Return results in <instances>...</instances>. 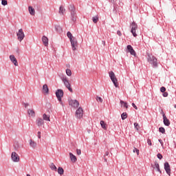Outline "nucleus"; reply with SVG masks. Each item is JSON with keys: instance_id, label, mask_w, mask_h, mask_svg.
Wrapping results in <instances>:
<instances>
[{"instance_id": "7ed1b4c3", "label": "nucleus", "mask_w": 176, "mask_h": 176, "mask_svg": "<svg viewBox=\"0 0 176 176\" xmlns=\"http://www.w3.org/2000/svg\"><path fill=\"white\" fill-rule=\"evenodd\" d=\"M62 81L63 82V85L65 87L69 89V91H70V93H73L74 90L71 87V83L69 82V80H68V78L67 77H63L62 78Z\"/></svg>"}, {"instance_id": "c85d7f7f", "label": "nucleus", "mask_w": 176, "mask_h": 176, "mask_svg": "<svg viewBox=\"0 0 176 176\" xmlns=\"http://www.w3.org/2000/svg\"><path fill=\"white\" fill-rule=\"evenodd\" d=\"M100 125H101V127L104 129V130H107V124L105 123V122L101 120Z\"/></svg>"}, {"instance_id": "c756f323", "label": "nucleus", "mask_w": 176, "mask_h": 176, "mask_svg": "<svg viewBox=\"0 0 176 176\" xmlns=\"http://www.w3.org/2000/svg\"><path fill=\"white\" fill-rule=\"evenodd\" d=\"M69 9L71 11V14L75 13V7L74 6V5H70L69 6Z\"/></svg>"}, {"instance_id": "72a5a7b5", "label": "nucleus", "mask_w": 176, "mask_h": 176, "mask_svg": "<svg viewBox=\"0 0 176 176\" xmlns=\"http://www.w3.org/2000/svg\"><path fill=\"white\" fill-rule=\"evenodd\" d=\"M159 131H160V133H162V134H164V133H166V129H164V127H160Z\"/></svg>"}, {"instance_id": "58836bf2", "label": "nucleus", "mask_w": 176, "mask_h": 176, "mask_svg": "<svg viewBox=\"0 0 176 176\" xmlns=\"http://www.w3.org/2000/svg\"><path fill=\"white\" fill-rule=\"evenodd\" d=\"M1 5H3V6H6V5H8V1H2Z\"/></svg>"}, {"instance_id": "0eeeda50", "label": "nucleus", "mask_w": 176, "mask_h": 176, "mask_svg": "<svg viewBox=\"0 0 176 176\" xmlns=\"http://www.w3.org/2000/svg\"><path fill=\"white\" fill-rule=\"evenodd\" d=\"M11 159L14 163H19L20 162V156L16 152H12L11 154Z\"/></svg>"}, {"instance_id": "f8f14e48", "label": "nucleus", "mask_w": 176, "mask_h": 176, "mask_svg": "<svg viewBox=\"0 0 176 176\" xmlns=\"http://www.w3.org/2000/svg\"><path fill=\"white\" fill-rule=\"evenodd\" d=\"M164 170L167 174L171 175V169L170 168V164H168V162H166L164 164Z\"/></svg>"}, {"instance_id": "79ce46f5", "label": "nucleus", "mask_w": 176, "mask_h": 176, "mask_svg": "<svg viewBox=\"0 0 176 176\" xmlns=\"http://www.w3.org/2000/svg\"><path fill=\"white\" fill-rule=\"evenodd\" d=\"M76 153H77V155H82V151H80V149H77Z\"/></svg>"}, {"instance_id": "a878e982", "label": "nucleus", "mask_w": 176, "mask_h": 176, "mask_svg": "<svg viewBox=\"0 0 176 176\" xmlns=\"http://www.w3.org/2000/svg\"><path fill=\"white\" fill-rule=\"evenodd\" d=\"M58 174H59V175H64V168H63L61 167H58Z\"/></svg>"}, {"instance_id": "9b49d317", "label": "nucleus", "mask_w": 176, "mask_h": 176, "mask_svg": "<svg viewBox=\"0 0 176 176\" xmlns=\"http://www.w3.org/2000/svg\"><path fill=\"white\" fill-rule=\"evenodd\" d=\"M69 104L74 108H78L79 107V101L76 100H70Z\"/></svg>"}, {"instance_id": "de8ad7c7", "label": "nucleus", "mask_w": 176, "mask_h": 176, "mask_svg": "<svg viewBox=\"0 0 176 176\" xmlns=\"http://www.w3.org/2000/svg\"><path fill=\"white\" fill-rule=\"evenodd\" d=\"M38 138L41 139V131L37 133Z\"/></svg>"}, {"instance_id": "412c9836", "label": "nucleus", "mask_w": 176, "mask_h": 176, "mask_svg": "<svg viewBox=\"0 0 176 176\" xmlns=\"http://www.w3.org/2000/svg\"><path fill=\"white\" fill-rule=\"evenodd\" d=\"M29 143H30L31 148H36V143L35 142V141H34L32 140H30Z\"/></svg>"}, {"instance_id": "37998d69", "label": "nucleus", "mask_w": 176, "mask_h": 176, "mask_svg": "<svg viewBox=\"0 0 176 176\" xmlns=\"http://www.w3.org/2000/svg\"><path fill=\"white\" fill-rule=\"evenodd\" d=\"M147 144L148 145L152 146V141L151 140V139L147 140Z\"/></svg>"}, {"instance_id": "a211bd4d", "label": "nucleus", "mask_w": 176, "mask_h": 176, "mask_svg": "<svg viewBox=\"0 0 176 176\" xmlns=\"http://www.w3.org/2000/svg\"><path fill=\"white\" fill-rule=\"evenodd\" d=\"M163 119H164V124L165 126H168L170 124V120L167 119V117H166V114L163 113Z\"/></svg>"}, {"instance_id": "c03bdc74", "label": "nucleus", "mask_w": 176, "mask_h": 176, "mask_svg": "<svg viewBox=\"0 0 176 176\" xmlns=\"http://www.w3.org/2000/svg\"><path fill=\"white\" fill-rule=\"evenodd\" d=\"M117 35H118L119 36H122V32H120V30H118Z\"/></svg>"}, {"instance_id": "5fc2aeb1", "label": "nucleus", "mask_w": 176, "mask_h": 176, "mask_svg": "<svg viewBox=\"0 0 176 176\" xmlns=\"http://www.w3.org/2000/svg\"><path fill=\"white\" fill-rule=\"evenodd\" d=\"M174 108H176V104L174 105Z\"/></svg>"}, {"instance_id": "2eb2a0df", "label": "nucleus", "mask_w": 176, "mask_h": 176, "mask_svg": "<svg viewBox=\"0 0 176 176\" xmlns=\"http://www.w3.org/2000/svg\"><path fill=\"white\" fill-rule=\"evenodd\" d=\"M42 42L45 46H47L49 45V38L45 36L42 37Z\"/></svg>"}, {"instance_id": "f03ea898", "label": "nucleus", "mask_w": 176, "mask_h": 176, "mask_svg": "<svg viewBox=\"0 0 176 176\" xmlns=\"http://www.w3.org/2000/svg\"><path fill=\"white\" fill-rule=\"evenodd\" d=\"M109 76L111 82L113 83L115 87H119V82H118V78H116V75H115V73L112 71L109 72Z\"/></svg>"}, {"instance_id": "ddd939ff", "label": "nucleus", "mask_w": 176, "mask_h": 176, "mask_svg": "<svg viewBox=\"0 0 176 176\" xmlns=\"http://www.w3.org/2000/svg\"><path fill=\"white\" fill-rule=\"evenodd\" d=\"M10 60L12 61V63H13L15 67H17L19 65V63L17 62V59L16 58V57H14V55H10Z\"/></svg>"}, {"instance_id": "a19ab883", "label": "nucleus", "mask_w": 176, "mask_h": 176, "mask_svg": "<svg viewBox=\"0 0 176 176\" xmlns=\"http://www.w3.org/2000/svg\"><path fill=\"white\" fill-rule=\"evenodd\" d=\"M157 158L160 159V160H162V159H163V155H162V154L158 153L157 154Z\"/></svg>"}, {"instance_id": "aec40b11", "label": "nucleus", "mask_w": 176, "mask_h": 176, "mask_svg": "<svg viewBox=\"0 0 176 176\" xmlns=\"http://www.w3.org/2000/svg\"><path fill=\"white\" fill-rule=\"evenodd\" d=\"M59 14L61 16H64L65 14V8H64L63 6H60V7L59 8Z\"/></svg>"}, {"instance_id": "bb28decb", "label": "nucleus", "mask_w": 176, "mask_h": 176, "mask_svg": "<svg viewBox=\"0 0 176 176\" xmlns=\"http://www.w3.org/2000/svg\"><path fill=\"white\" fill-rule=\"evenodd\" d=\"M50 167L51 170H52L53 171H57V166H56V165H54L53 163H52L50 165Z\"/></svg>"}, {"instance_id": "864d4df0", "label": "nucleus", "mask_w": 176, "mask_h": 176, "mask_svg": "<svg viewBox=\"0 0 176 176\" xmlns=\"http://www.w3.org/2000/svg\"><path fill=\"white\" fill-rule=\"evenodd\" d=\"M27 176H31V175H30V174H28V175H27Z\"/></svg>"}, {"instance_id": "6e6552de", "label": "nucleus", "mask_w": 176, "mask_h": 176, "mask_svg": "<svg viewBox=\"0 0 176 176\" xmlns=\"http://www.w3.org/2000/svg\"><path fill=\"white\" fill-rule=\"evenodd\" d=\"M76 118L77 119H82L83 118V109L79 107L76 111Z\"/></svg>"}, {"instance_id": "603ef678", "label": "nucleus", "mask_w": 176, "mask_h": 176, "mask_svg": "<svg viewBox=\"0 0 176 176\" xmlns=\"http://www.w3.org/2000/svg\"><path fill=\"white\" fill-rule=\"evenodd\" d=\"M103 45H105V41H102Z\"/></svg>"}, {"instance_id": "cd10ccee", "label": "nucleus", "mask_w": 176, "mask_h": 176, "mask_svg": "<svg viewBox=\"0 0 176 176\" xmlns=\"http://www.w3.org/2000/svg\"><path fill=\"white\" fill-rule=\"evenodd\" d=\"M120 104H121V105H123L124 108H126V109H127V108H129V105L127 104V102H126L123 100H120Z\"/></svg>"}, {"instance_id": "5701e85b", "label": "nucleus", "mask_w": 176, "mask_h": 176, "mask_svg": "<svg viewBox=\"0 0 176 176\" xmlns=\"http://www.w3.org/2000/svg\"><path fill=\"white\" fill-rule=\"evenodd\" d=\"M67 36L69 38V41H72L73 39H75L76 38L72 35V33L71 32H67Z\"/></svg>"}, {"instance_id": "7c9ffc66", "label": "nucleus", "mask_w": 176, "mask_h": 176, "mask_svg": "<svg viewBox=\"0 0 176 176\" xmlns=\"http://www.w3.org/2000/svg\"><path fill=\"white\" fill-rule=\"evenodd\" d=\"M155 168H156L157 171L159 173H162V170H160V166H159L158 163H155Z\"/></svg>"}, {"instance_id": "39448f33", "label": "nucleus", "mask_w": 176, "mask_h": 176, "mask_svg": "<svg viewBox=\"0 0 176 176\" xmlns=\"http://www.w3.org/2000/svg\"><path fill=\"white\" fill-rule=\"evenodd\" d=\"M17 39L19 41V42H21L24 38H25V34H24V32L23 31V29H19L18 32L16 33Z\"/></svg>"}, {"instance_id": "1a4fd4ad", "label": "nucleus", "mask_w": 176, "mask_h": 176, "mask_svg": "<svg viewBox=\"0 0 176 176\" xmlns=\"http://www.w3.org/2000/svg\"><path fill=\"white\" fill-rule=\"evenodd\" d=\"M70 43L72 45V49L74 52L78 48V40L76 38H73L72 40H70Z\"/></svg>"}, {"instance_id": "c9c22d12", "label": "nucleus", "mask_w": 176, "mask_h": 176, "mask_svg": "<svg viewBox=\"0 0 176 176\" xmlns=\"http://www.w3.org/2000/svg\"><path fill=\"white\" fill-rule=\"evenodd\" d=\"M92 20H93V22L94 23H98V16H94L93 18H92Z\"/></svg>"}, {"instance_id": "4c0bfd02", "label": "nucleus", "mask_w": 176, "mask_h": 176, "mask_svg": "<svg viewBox=\"0 0 176 176\" xmlns=\"http://www.w3.org/2000/svg\"><path fill=\"white\" fill-rule=\"evenodd\" d=\"M134 126H135V129H136V130H138L140 129V125L138 124V123L135 122Z\"/></svg>"}, {"instance_id": "6ab92c4d", "label": "nucleus", "mask_w": 176, "mask_h": 176, "mask_svg": "<svg viewBox=\"0 0 176 176\" xmlns=\"http://www.w3.org/2000/svg\"><path fill=\"white\" fill-rule=\"evenodd\" d=\"M36 124L38 127H41V126H43V124H45V122L42 118H38L36 120Z\"/></svg>"}, {"instance_id": "20e7f679", "label": "nucleus", "mask_w": 176, "mask_h": 176, "mask_svg": "<svg viewBox=\"0 0 176 176\" xmlns=\"http://www.w3.org/2000/svg\"><path fill=\"white\" fill-rule=\"evenodd\" d=\"M131 32L133 34V36L135 38L138 35L137 30H138V25H137V23H135L134 22H133L131 25Z\"/></svg>"}, {"instance_id": "8fccbe9b", "label": "nucleus", "mask_w": 176, "mask_h": 176, "mask_svg": "<svg viewBox=\"0 0 176 176\" xmlns=\"http://www.w3.org/2000/svg\"><path fill=\"white\" fill-rule=\"evenodd\" d=\"M159 142H160L161 145L163 146V141L162 140H159Z\"/></svg>"}, {"instance_id": "2f4dec72", "label": "nucleus", "mask_w": 176, "mask_h": 176, "mask_svg": "<svg viewBox=\"0 0 176 176\" xmlns=\"http://www.w3.org/2000/svg\"><path fill=\"white\" fill-rule=\"evenodd\" d=\"M66 74L67 76H72V72L69 69H66Z\"/></svg>"}, {"instance_id": "a18cd8bd", "label": "nucleus", "mask_w": 176, "mask_h": 176, "mask_svg": "<svg viewBox=\"0 0 176 176\" xmlns=\"http://www.w3.org/2000/svg\"><path fill=\"white\" fill-rule=\"evenodd\" d=\"M132 107H133V108L136 110L138 109V107H137L135 103H132Z\"/></svg>"}, {"instance_id": "393cba45", "label": "nucleus", "mask_w": 176, "mask_h": 176, "mask_svg": "<svg viewBox=\"0 0 176 176\" xmlns=\"http://www.w3.org/2000/svg\"><path fill=\"white\" fill-rule=\"evenodd\" d=\"M71 16V20L73 21L74 23H75V21H76V12H72Z\"/></svg>"}, {"instance_id": "3c124183", "label": "nucleus", "mask_w": 176, "mask_h": 176, "mask_svg": "<svg viewBox=\"0 0 176 176\" xmlns=\"http://www.w3.org/2000/svg\"><path fill=\"white\" fill-rule=\"evenodd\" d=\"M29 105H30V104H29L28 103L25 104V107H28Z\"/></svg>"}, {"instance_id": "09e8293b", "label": "nucleus", "mask_w": 176, "mask_h": 176, "mask_svg": "<svg viewBox=\"0 0 176 176\" xmlns=\"http://www.w3.org/2000/svg\"><path fill=\"white\" fill-rule=\"evenodd\" d=\"M109 151H106L105 152V156H109Z\"/></svg>"}, {"instance_id": "4be33fe9", "label": "nucleus", "mask_w": 176, "mask_h": 176, "mask_svg": "<svg viewBox=\"0 0 176 176\" xmlns=\"http://www.w3.org/2000/svg\"><path fill=\"white\" fill-rule=\"evenodd\" d=\"M29 13L32 16H35V9H34L32 6H29Z\"/></svg>"}, {"instance_id": "e433bc0d", "label": "nucleus", "mask_w": 176, "mask_h": 176, "mask_svg": "<svg viewBox=\"0 0 176 176\" xmlns=\"http://www.w3.org/2000/svg\"><path fill=\"white\" fill-rule=\"evenodd\" d=\"M96 100L98 102H102L103 101L101 97H99V96H96Z\"/></svg>"}, {"instance_id": "f3484780", "label": "nucleus", "mask_w": 176, "mask_h": 176, "mask_svg": "<svg viewBox=\"0 0 176 176\" xmlns=\"http://www.w3.org/2000/svg\"><path fill=\"white\" fill-rule=\"evenodd\" d=\"M69 157L72 163H76L78 158H76V156H75V155H73L72 153H69Z\"/></svg>"}, {"instance_id": "49530a36", "label": "nucleus", "mask_w": 176, "mask_h": 176, "mask_svg": "<svg viewBox=\"0 0 176 176\" xmlns=\"http://www.w3.org/2000/svg\"><path fill=\"white\" fill-rule=\"evenodd\" d=\"M168 93H167V92H164V94H163V97H168Z\"/></svg>"}, {"instance_id": "9d476101", "label": "nucleus", "mask_w": 176, "mask_h": 176, "mask_svg": "<svg viewBox=\"0 0 176 176\" xmlns=\"http://www.w3.org/2000/svg\"><path fill=\"white\" fill-rule=\"evenodd\" d=\"M126 49L128 52L130 53L131 56H134L135 57L137 56V53H135V51L131 45H127Z\"/></svg>"}, {"instance_id": "4468645a", "label": "nucleus", "mask_w": 176, "mask_h": 176, "mask_svg": "<svg viewBox=\"0 0 176 176\" xmlns=\"http://www.w3.org/2000/svg\"><path fill=\"white\" fill-rule=\"evenodd\" d=\"M28 114L29 115V118H35V111L34 109H29L28 110Z\"/></svg>"}, {"instance_id": "f704fd0d", "label": "nucleus", "mask_w": 176, "mask_h": 176, "mask_svg": "<svg viewBox=\"0 0 176 176\" xmlns=\"http://www.w3.org/2000/svg\"><path fill=\"white\" fill-rule=\"evenodd\" d=\"M133 152V153H136L138 155H140V150H138V148H137L135 147H134Z\"/></svg>"}, {"instance_id": "dca6fc26", "label": "nucleus", "mask_w": 176, "mask_h": 176, "mask_svg": "<svg viewBox=\"0 0 176 176\" xmlns=\"http://www.w3.org/2000/svg\"><path fill=\"white\" fill-rule=\"evenodd\" d=\"M43 94H49V87L46 84L43 85Z\"/></svg>"}, {"instance_id": "473e14b6", "label": "nucleus", "mask_w": 176, "mask_h": 176, "mask_svg": "<svg viewBox=\"0 0 176 176\" xmlns=\"http://www.w3.org/2000/svg\"><path fill=\"white\" fill-rule=\"evenodd\" d=\"M121 118H122V120H124V119H127V113H123L121 115Z\"/></svg>"}, {"instance_id": "f257e3e1", "label": "nucleus", "mask_w": 176, "mask_h": 176, "mask_svg": "<svg viewBox=\"0 0 176 176\" xmlns=\"http://www.w3.org/2000/svg\"><path fill=\"white\" fill-rule=\"evenodd\" d=\"M147 60L151 65H153V67H157V58H156V56L147 53Z\"/></svg>"}, {"instance_id": "ea45409f", "label": "nucleus", "mask_w": 176, "mask_h": 176, "mask_svg": "<svg viewBox=\"0 0 176 176\" xmlns=\"http://www.w3.org/2000/svg\"><path fill=\"white\" fill-rule=\"evenodd\" d=\"M161 93H164L166 91V87H162L160 88Z\"/></svg>"}, {"instance_id": "b1692460", "label": "nucleus", "mask_w": 176, "mask_h": 176, "mask_svg": "<svg viewBox=\"0 0 176 176\" xmlns=\"http://www.w3.org/2000/svg\"><path fill=\"white\" fill-rule=\"evenodd\" d=\"M43 120H46L47 122H50V116H48L46 113H44L43 115Z\"/></svg>"}, {"instance_id": "423d86ee", "label": "nucleus", "mask_w": 176, "mask_h": 176, "mask_svg": "<svg viewBox=\"0 0 176 176\" xmlns=\"http://www.w3.org/2000/svg\"><path fill=\"white\" fill-rule=\"evenodd\" d=\"M56 98H58V100L60 102V104H63V102L61 101V98L64 97V91L63 89H58L56 92Z\"/></svg>"}]
</instances>
